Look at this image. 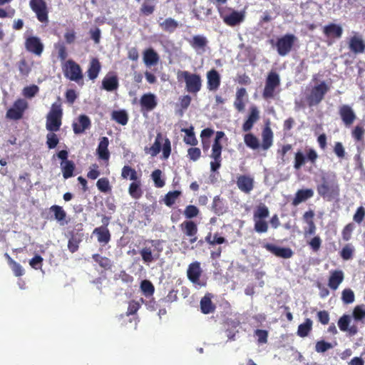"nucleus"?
<instances>
[{
	"label": "nucleus",
	"instance_id": "nucleus-1",
	"mask_svg": "<svg viewBox=\"0 0 365 365\" xmlns=\"http://www.w3.org/2000/svg\"><path fill=\"white\" fill-rule=\"evenodd\" d=\"M217 11L223 22L231 27L240 25L245 19V10L237 11L231 7L218 6Z\"/></svg>",
	"mask_w": 365,
	"mask_h": 365
},
{
	"label": "nucleus",
	"instance_id": "nucleus-2",
	"mask_svg": "<svg viewBox=\"0 0 365 365\" xmlns=\"http://www.w3.org/2000/svg\"><path fill=\"white\" fill-rule=\"evenodd\" d=\"M177 79L179 82L184 81L185 89L188 93H197L202 87V80L200 75L187 71H178Z\"/></svg>",
	"mask_w": 365,
	"mask_h": 365
},
{
	"label": "nucleus",
	"instance_id": "nucleus-3",
	"mask_svg": "<svg viewBox=\"0 0 365 365\" xmlns=\"http://www.w3.org/2000/svg\"><path fill=\"white\" fill-rule=\"evenodd\" d=\"M63 111L59 103H53L46 116V128L51 132H56L61 125Z\"/></svg>",
	"mask_w": 365,
	"mask_h": 365
},
{
	"label": "nucleus",
	"instance_id": "nucleus-4",
	"mask_svg": "<svg viewBox=\"0 0 365 365\" xmlns=\"http://www.w3.org/2000/svg\"><path fill=\"white\" fill-rule=\"evenodd\" d=\"M63 70L65 76L71 81L83 85V72L80 66L73 60H68L63 65Z\"/></svg>",
	"mask_w": 365,
	"mask_h": 365
},
{
	"label": "nucleus",
	"instance_id": "nucleus-5",
	"mask_svg": "<svg viewBox=\"0 0 365 365\" xmlns=\"http://www.w3.org/2000/svg\"><path fill=\"white\" fill-rule=\"evenodd\" d=\"M225 133L222 131H218L216 133L215 139L214 143L212 146V153L210 154V158H212V161L210 162V167L212 171H216L221 165L222 161V145L220 143V140L224 137Z\"/></svg>",
	"mask_w": 365,
	"mask_h": 365
},
{
	"label": "nucleus",
	"instance_id": "nucleus-6",
	"mask_svg": "<svg viewBox=\"0 0 365 365\" xmlns=\"http://www.w3.org/2000/svg\"><path fill=\"white\" fill-rule=\"evenodd\" d=\"M280 85V78L276 72L271 71L266 78L263 91V97L266 99L272 98L277 93V89Z\"/></svg>",
	"mask_w": 365,
	"mask_h": 365
},
{
	"label": "nucleus",
	"instance_id": "nucleus-7",
	"mask_svg": "<svg viewBox=\"0 0 365 365\" xmlns=\"http://www.w3.org/2000/svg\"><path fill=\"white\" fill-rule=\"evenodd\" d=\"M317 192L324 198L331 200L339 196V185L334 180L327 182L324 179L323 182L317 186Z\"/></svg>",
	"mask_w": 365,
	"mask_h": 365
},
{
	"label": "nucleus",
	"instance_id": "nucleus-8",
	"mask_svg": "<svg viewBox=\"0 0 365 365\" xmlns=\"http://www.w3.org/2000/svg\"><path fill=\"white\" fill-rule=\"evenodd\" d=\"M24 45L26 49L36 56H40L43 51V43L41 40L36 36L32 35L31 32L26 31L24 34Z\"/></svg>",
	"mask_w": 365,
	"mask_h": 365
},
{
	"label": "nucleus",
	"instance_id": "nucleus-9",
	"mask_svg": "<svg viewBox=\"0 0 365 365\" xmlns=\"http://www.w3.org/2000/svg\"><path fill=\"white\" fill-rule=\"evenodd\" d=\"M159 246L158 242L152 241L150 245H146L140 250V253L145 263L149 264L159 258L162 251V248H160Z\"/></svg>",
	"mask_w": 365,
	"mask_h": 365
},
{
	"label": "nucleus",
	"instance_id": "nucleus-10",
	"mask_svg": "<svg viewBox=\"0 0 365 365\" xmlns=\"http://www.w3.org/2000/svg\"><path fill=\"white\" fill-rule=\"evenodd\" d=\"M28 108V103L24 99L16 100L12 106L7 110L6 117L10 120L21 119L25 110Z\"/></svg>",
	"mask_w": 365,
	"mask_h": 365
},
{
	"label": "nucleus",
	"instance_id": "nucleus-11",
	"mask_svg": "<svg viewBox=\"0 0 365 365\" xmlns=\"http://www.w3.org/2000/svg\"><path fill=\"white\" fill-rule=\"evenodd\" d=\"M329 87L325 82H321L319 84L314 86L308 97V101L310 106L318 104L324 98L325 93L329 91Z\"/></svg>",
	"mask_w": 365,
	"mask_h": 365
},
{
	"label": "nucleus",
	"instance_id": "nucleus-12",
	"mask_svg": "<svg viewBox=\"0 0 365 365\" xmlns=\"http://www.w3.org/2000/svg\"><path fill=\"white\" fill-rule=\"evenodd\" d=\"M296 40L293 34H287L278 38L276 43L277 52L280 56H286L292 49V47Z\"/></svg>",
	"mask_w": 365,
	"mask_h": 365
},
{
	"label": "nucleus",
	"instance_id": "nucleus-13",
	"mask_svg": "<svg viewBox=\"0 0 365 365\" xmlns=\"http://www.w3.org/2000/svg\"><path fill=\"white\" fill-rule=\"evenodd\" d=\"M29 5L39 21H48L47 6L44 0H31Z\"/></svg>",
	"mask_w": 365,
	"mask_h": 365
},
{
	"label": "nucleus",
	"instance_id": "nucleus-14",
	"mask_svg": "<svg viewBox=\"0 0 365 365\" xmlns=\"http://www.w3.org/2000/svg\"><path fill=\"white\" fill-rule=\"evenodd\" d=\"M187 274L188 279L196 286L202 287L205 285V283L200 279L202 274V269L198 262H192L189 265Z\"/></svg>",
	"mask_w": 365,
	"mask_h": 365
},
{
	"label": "nucleus",
	"instance_id": "nucleus-15",
	"mask_svg": "<svg viewBox=\"0 0 365 365\" xmlns=\"http://www.w3.org/2000/svg\"><path fill=\"white\" fill-rule=\"evenodd\" d=\"M339 113L346 126H350L356 118L355 112L349 105H343L340 106Z\"/></svg>",
	"mask_w": 365,
	"mask_h": 365
},
{
	"label": "nucleus",
	"instance_id": "nucleus-16",
	"mask_svg": "<svg viewBox=\"0 0 365 365\" xmlns=\"http://www.w3.org/2000/svg\"><path fill=\"white\" fill-rule=\"evenodd\" d=\"M73 130L76 134L83 133L91 126L90 118L86 115H81L73 123Z\"/></svg>",
	"mask_w": 365,
	"mask_h": 365
},
{
	"label": "nucleus",
	"instance_id": "nucleus-17",
	"mask_svg": "<svg viewBox=\"0 0 365 365\" xmlns=\"http://www.w3.org/2000/svg\"><path fill=\"white\" fill-rule=\"evenodd\" d=\"M140 103L143 110H153L158 104L157 97L151 93H145L141 96Z\"/></svg>",
	"mask_w": 365,
	"mask_h": 365
},
{
	"label": "nucleus",
	"instance_id": "nucleus-18",
	"mask_svg": "<svg viewBox=\"0 0 365 365\" xmlns=\"http://www.w3.org/2000/svg\"><path fill=\"white\" fill-rule=\"evenodd\" d=\"M238 188L245 193H250L254 187V178L248 175H240L237 180Z\"/></svg>",
	"mask_w": 365,
	"mask_h": 365
},
{
	"label": "nucleus",
	"instance_id": "nucleus-19",
	"mask_svg": "<svg viewBox=\"0 0 365 365\" xmlns=\"http://www.w3.org/2000/svg\"><path fill=\"white\" fill-rule=\"evenodd\" d=\"M259 119V111L255 106L250 108V114L247 120L242 125V130L245 132L252 129L253 125Z\"/></svg>",
	"mask_w": 365,
	"mask_h": 365
},
{
	"label": "nucleus",
	"instance_id": "nucleus-20",
	"mask_svg": "<svg viewBox=\"0 0 365 365\" xmlns=\"http://www.w3.org/2000/svg\"><path fill=\"white\" fill-rule=\"evenodd\" d=\"M181 229L182 232L188 237H190V243H194L197 240L196 234L197 227L196 224L192 221H185L181 224Z\"/></svg>",
	"mask_w": 365,
	"mask_h": 365
},
{
	"label": "nucleus",
	"instance_id": "nucleus-21",
	"mask_svg": "<svg viewBox=\"0 0 365 365\" xmlns=\"http://www.w3.org/2000/svg\"><path fill=\"white\" fill-rule=\"evenodd\" d=\"M247 101V91L244 88L237 89L236 97L234 102L235 108L240 112L245 110L246 102Z\"/></svg>",
	"mask_w": 365,
	"mask_h": 365
},
{
	"label": "nucleus",
	"instance_id": "nucleus-22",
	"mask_svg": "<svg viewBox=\"0 0 365 365\" xmlns=\"http://www.w3.org/2000/svg\"><path fill=\"white\" fill-rule=\"evenodd\" d=\"M108 138L107 137H102L100 138V142L96 150L98 158L106 161H108L110 158V153L108 149Z\"/></svg>",
	"mask_w": 365,
	"mask_h": 365
},
{
	"label": "nucleus",
	"instance_id": "nucleus-23",
	"mask_svg": "<svg viewBox=\"0 0 365 365\" xmlns=\"http://www.w3.org/2000/svg\"><path fill=\"white\" fill-rule=\"evenodd\" d=\"M323 32L327 38H341L343 29L341 26L335 24H328L323 28Z\"/></svg>",
	"mask_w": 365,
	"mask_h": 365
},
{
	"label": "nucleus",
	"instance_id": "nucleus-24",
	"mask_svg": "<svg viewBox=\"0 0 365 365\" xmlns=\"http://www.w3.org/2000/svg\"><path fill=\"white\" fill-rule=\"evenodd\" d=\"M344 278V274L341 270L331 271L328 283L329 287L331 289H337L340 284L343 282Z\"/></svg>",
	"mask_w": 365,
	"mask_h": 365
},
{
	"label": "nucleus",
	"instance_id": "nucleus-25",
	"mask_svg": "<svg viewBox=\"0 0 365 365\" xmlns=\"http://www.w3.org/2000/svg\"><path fill=\"white\" fill-rule=\"evenodd\" d=\"M349 48L355 53H363L365 50V43L359 35L352 36L349 42Z\"/></svg>",
	"mask_w": 365,
	"mask_h": 365
},
{
	"label": "nucleus",
	"instance_id": "nucleus-26",
	"mask_svg": "<svg viewBox=\"0 0 365 365\" xmlns=\"http://www.w3.org/2000/svg\"><path fill=\"white\" fill-rule=\"evenodd\" d=\"M207 88L210 91H216L220 84V76L218 72L212 69L207 72Z\"/></svg>",
	"mask_w": 365,
	"mask_h": 365
},
{
	"label": "nucleus",
	"instance_id": "nucleus-27",
	"mask_svg": "<svg viewBox=\"0 0 365 365\" xmlns=\"http://www.w3.org/2000/svg\"><path fill=\"white\" fill-rule=\"evenodd\" d=\"M264 247L277 257L289 258L292 255V251L289 248H284L271 244H267Z\"/></svg>",
	"mask_w": 365,
	"mask_h": 365
},
{
	"label": "nucleus",
	"instance_id": "nucleus-28",
	"mask_svg": "<svg viewBox=\"0 0 365 365\" xmlns=\"http://www.w3.org/2000/svg\"><path fill=\"white\" fill-rule=\"evenodd\" d=\"M191 46L198 53H202L205 51V46L207 43V38L201 35L194 36L190 41Z\"/></svg>",
	"mask_w": 365,
	"mask_h": 365
},
{
	"label": "nucleus",
	"instance_id": "nucleus-29",
	"mask_svg": "<svg viewBox=\"0 0 365 365\" xmlns=\"http://www.w3.org/2000/svg\"><path fill=\"white\" fill-rule=\"evenodd\" d=\"M351 322V317L349 315L344 314L338 321V326L341 331H349V334L354 335L357 332L356 327H349Z\"/></svg>",
	"mask_w": 365,
	"mask_h": 365
},
{
	"label": "nucleus",
	"instance_id": "nucleus-30",
	"mask_svg": "<svg viewBox=\"0 0 365 365\" xmlns=\"http://www.w3.org/2000/svg\"><path fill=\"white\" fill-rule=\"evenodd\" d=\"M143 58L144 63L147 66H154L159 61V56L153 48L145 50Z\"/></svg>",
	"mask_w": 365,
	"mask_h": 365
},
{
	"label": "nucleus",
	"instance_id": "nucleus-31",
	"mask_svg": "<svg viewBox=\"0 0 365 365\" xmlns=\"http://www.w3.org/2000/svg\"><path fill=\"white\" fill-rule=\"evenodd\" d=\"M93 234L97 236L98 241L100 243L107 244L110 239L109 230L106 227H99L93 230Z\"/></svg>",
	"mask_w": 365,
	"mask_h": 365
},
{
	"label": "nucleus",
	"instance_id": "nucleus-32",
	"mask_svg": "<svg viewBox=\"0 0 365 365\" xmlns=\"http://www.w3.org/2000/svg\"><path fill=\"white\" fill-rule=\"evenodd\" d=\"M314 195V191L312 189L299 190L297 192L295 197L293 200L292 204L298 205L301 202L307 200Z\"/></svg>",
	"mask_w": 365,
	"mask_h": 365
},
{
	"label": "nucleus",
	"instance_id": "nucleus-33",
	"mask_svg": "<svg viewBox=\"0 0 365 365\" xmlns=\"http://www.w3.org/2000/svg\"><path fill=\"white\" fill-rule=\"evenodd\" d=\"M102 85L103 88L108 91L115 90L118 86L117 77L113 74H108L103 78Z\"/></svg>",
	"mask_w": 365,
	"mask_h": 365
},
{
	"label": "nucleus",
	"instance_id": "nucleus-34",
	"mask_svg": "<svg viewBox=\"0 0 365 365\" xmlns=\"http://www.w3.org/2000/svg\"><path fill=\"white\" fill-rule=\"evenodd\" d=\"M262 148L264 150H267L272 145L273 141V133L269 127H266L264 128L262 134Z\"/></svg>",
	"mask_w": 365,
	"mask_h": 365
},
{
	"label": "nucleus",
	"instance_id": "nucleus-35",
	"mask_svg": "<svg viewBox=\"0 0 365 365\" xmlns=\"http://www.w3.org/2000/svg\"><path fill=\"white\" fill-rule=\"evenodd\" d=\"M140 187V181L138 180H134L129 186V195L134 199L140 198L143 195V191Z\"/></svg>",
	"mask_w": 365,
	"mask_h": 365
},
{
	"label": "nucleus",
	"instance_id": "nucleus-36",
	"mask_svg": "<svg viewBox=\"0 0 365 365\" xmlns=\"http://www.w3.org/2000/svg\"><path fill=\"white\" fill-rule=\"evenodd\" d=\"M51 211L53 212L55 219L60 223V225H64L66 224V214L61 207L58 205H53L51 207Z\"/></svg>",
	"mask_w": 365,
	"mask_h": 365
},
{
	"label": "nucleus",
	"instance_id": "nucleus-37",
	"mask_svg": "<svg viewBox=\"0 0 365 365\" xmlns=\"http://www.w3.org/2000/svg\"><path fill=\"white\" fill-rule=\"evenodd\" d=\"M101 70V65L96 58L92 59L90 63V66L88 69V76L91 80H94L97 78Z\"/></svg>",
	"mask_w": 365,
	"mask_h": 365
},
{
	"label": "nucleus",
	"instance_id": "nucleus-38",
	"mask_svg": "<svg viewBox=\"0 0 365 365\" xmlns=\"http://www.w3.org/2000/svg\"><path fill=\"white\" fill-rule=\"evenodd\" d=\"M112 119L122 125H125L128 121V115L124 110H114L112 113Z\"/></svg>",
	"mask_w": 365,
	"mask_h": 365
},
{
	"label": "nucleus",
	"instance_id": "nucleus-39",
	"mask_svg": "<svg viewBox=\"0 0 365 365\" xmlns=\"http://www.w3.org/2000/svg\"><path fill=\"white\" fill-rule=\"evenodd\" d=\"M313 322L310 319H307L303 324L298 327L297 334L300 337H305L308 336L309 333L312 329Z\"/></svg>",
	"mask_w": 365,
	"mask_h": 365
},
{
	"label": "nucleus",
	"instance_id": "nucleus-40",
	"mask_svg": "<svg viewBox=\"0 0 365 365\" xmlns=\"http://www.w3.org/2000/svg\"><path fill=\"white\" fill-rule=\"evenodd\" d=\"M61 167L63 173V176L65 179L71 178L73 175L74 170V164L70 160H64L61 163Z\"/></svg>",
	"mask_w": 365,
	"mask_h": 365
},
{
	"label": "nucleus",
	"instance_id": "nucleus-41",
	"mask_svg": "<svg viewBox=\"0 0 365 365\" xmlns=\"http://www.w3.org/2000/svg\"><path fill=\"white\" fill-rule=\"evenodd\" d=\"M163 142V136L160 133H158L156 136L155 143L153 145L148 149L145 150L147 153L150 154L152 156L157 155L160 151L161 148V144Z\"/></svg>",
	"mask_w": 365,
	"mask_h": 365
},
{
	"label": "nucleus",
	"instance_id": "nucleus-42",
	"mask_svg": "<svg viewBox=\"0 0 365 365\" xmlns=\"http://www.w3.org/2000/svg\"><path fill=\"white\" fill-rule=\"evenodd\" d=\"M181 131L185 133L186 135L184 138V141L186 144L191 145H197V140L193 132V127H190L189 128H182Z\"/></svg>",
	"mask_w": 365,
	"mask_h": 365
},
{
	"label": "nucleus",
	"instance_id": "nucleus-43",
	"mask_svg": "<svg viewBox=\"0 0 365 365\" xmlns=\"http://www.w3.org/2000/svg\"><path fill=\"white\" fill-rule=\"evenodd\" d=\"M269 210L267 207L263 204L259 205L255 210L253 215V220H264L269 216Z\"/></svg>",
	"mask_w": 365,
	"mask_h": 365
},
{
	"label": "nucleus",
	"instance_id": "nucleus-44",
	"mask_svg": "<svg viewBox=\"0 0 365 365\" xmlns=\"http://www.w3.org/2000/svg\"><path fill=\"white\" fill-rule=\"evenodd\" d=\"M160 26L163 30L168 31V32H173L178 26V23L173 19L168 18V19H166L162 23H160Z\"/></svg>",
	"mask_w": 365,
	"mask_h": 365
},
{
	"label": "nucleus",
	"instance_id": "nucleus-45",
	"mask_svg": "<svg viewBox=\"0 0 365 365\" xmlns=\"http://www.w3.org/2000/svg\"><path fill=\"white\" fill-rule=\"evenodd\" d=\"M121 176L123 179L129 178L130 180H136L138 179L137 172L128 165H125L121 172Z\"/></svg>",
	"mask_w": 365,
	"mask_h": 365
},
{
	"label": "nucleus",
	"instance_id": "nucleus-46",
	"mask_svg": "<svg viewBox=\"0 0 365 365\" xmlns=\"http://www.w3.org/2000/svg\"><path fill=\"white\" fill-rule=\"evenodd\" d=\"M244 141L246 145L253 150H256L259 147L258 139L252 133H247L244 137Z\"/></svg>",
	"mask_w": 365,
	"mask_h": 365
},
{
	"label": "nucleus",
	"instance_id": "nucleus-47",
	"mask_svg": "<svg viewBox=\"0 0 365 365\" xmlns=\"http://www.w3.org/2000/svg\"><path fill=\"white\" fill-rule=\"evenodd\" d=\"M352 316L355 321L362 322L365 319V305L356 306L353 310Z\"/></svg>",
	"mask_w": 365,
	"mask_h": 365
},
{
	"label": "nucleus",
	"instance_id": "nucleus-48",
	"mask_svg": "<svg viewBox=\"0 0 365 365\" xmlns=\"http://www.w3.org/2000/svg\"><path fill=\"white\" fill-rule=\"evenodd\" d=\"M201 310L204 314H209L213 310V306L208 295H205L200 301Z\"/></svg>",
	"mask_w": 365,
	"mask_h": 365
},
{
	"label": "nucleus",
	"instance_id": "nucleus-49",
	"mask_svg": "<svg viewBox=\"0 0 365 365\" xmlns=\"http://www.w3.org/2000/svg\"><path fill=\"white\" fill-rule=\"evenodd\" d=\"M5 256L8 258L10 267L16 277H20L24 274V270L22 267L17 262L11 259L7 254Z\"/></svg>",
	"mask_w": 365,
	"mask_h": 365
},
{
	"label": "nucleus",
	"instance_id": "nucleus-50",
	"mask_svg": "<svg viewBox=\"0 0 365 365\" xmlns=\"http://www.w3.org/2000/svg\"><path fill=\"white\" fill-rule=\"evenodd\" d=\"M140 289L146 297L152 296L154 292V287L148 280L142 281Z\"/></svg>",
	"mask_w": 365,
	"mask_h": 365
},
{
	"label": "nucleus",
	"instance_id": "nucleus-51",
	"mask_svg": "<svg viewBox=\"0 0 365 365\" xmlns=\"http://www.w3.org/2000/svg\"><path fill=\"white\" fill-rule=\"evenodd\" d=\"M341 299L344 304H351L354 302V293L351 289H345L341 293Z\"/></svg>",
	"mask_w": 365,
	"mask_h": 365
},
{
	"label": "nucleus",
	"instance_id": "nucleus-52",
	"mask_svg": "<svg viewBox=\"0 0 365 365\" xmlns=\"http://www.w3.org/2000/svg\"><path fill=\"white\" fill-rule=\"evenodd\" d=\"M162 172L160 170H155L152 173L151 177L157 187H163L165 185V181L161 178Z\"/></svg>",
	"mask_w": 365,
	"mask_h": 365
},
{
	"label": "nucleus",
	"instance_id": "nucleus-53",
	"mask_svg": "<svg viewBox=\"0 0 365 365\" xmlns=\"http://www.w3.org/2000/svg\"><path fill=\"white\" fill-rule=\"evenodd\" d=\"M98 189L103 192H107L110 190L109 180L106 178H100L96 183Z\"/></svg>",
	"mask_w": 365,
	"mask_h": 365
},
{
	"label": "nucleus",
	"instance_id": "nucleus-54",
	"mask_svg": "<svg viewBox=\"0 0 365 365\" xmlns=\"http://www.w3.org/2000/svg\"><path fill=\"white\" fill-rule=\"evenodd\" d=\"M255 230L257 232L262 233L266 232L268 230L267 222L264 220L257 219L254 220Z\"/></svg>",
	"mask_w": 365,
	"mask_h": 365
},
{
	"label": "nucleus",
	"instance_id": "nucleus-55",
	"mask_svg": "<svg viewBox=\"0 0 365 365\" xmlns=\"http://www.w3.org/2000/svg\"><path fill=\"white\" fill-rule=\"evenodd\" d=\"M180 195V192L178 190H175L173 192H169L165 197V203L168 206H171L173 205L177 200V198Z\"/></svg>",
	"mask_w": 365,
	"mask_h": 365
},
{
	"label": "nucleus",
	"instance_id": "nucleus-56",
	"mask_svg": "<svg viewBox=\"0 0 365 365\" xmlns=\"http://www.w3.org/2000/svg\"><path fill=\"white\" fill-rule=\"evenodd\" d=\"M331 348H333V345L324 341H317L315 346V350L318 353H324Z\"/></svg>",
	"mask_w": 365,
	"mask_h": 365
},
{
	"label": "nucleus",
	"instance_id": "nucleus-57",
	"mask_svg": "<svg viewBox=\"0 0 365 365\" xmlns=\"http://www.w3.org/2000/svg\"><path fill=\"white\" fill-rule=\"evenodd\" d=\"M58 143V138L54 132L48 133L46 135V144L50 149L54 148Z\"/></svg>",
	"mask_w": 365,
	"mask_h": 365
},
{
	"label": "nucleus",
	"instance_id": "nucleus-58",
	"mask_svg": "<svg viewBox=\"0 0 365 365\" xmlns=\"http://www.w3.org/2000/svg\"><path fill=\"white\" fill-rule=\"evenodd\" d=\"M354 228L355 226L353 223H349L344 227L341 235L344 241H349L351 239Z\"/></svg>",
	"mask_w": 365,
	"mask_h": 365
},
{
	"label": "nucleus",
	"instance_id": "nucleus-59",
	"mask_svg": "<svg viewBox=\"0 0 365 365\" xmlns=\"http://www.w3.org/2000/svg\"><path fill=\"white\" fill-rule=\"evenodd\" d=\"M38 92V87L35 85L26 86L23 90V95L26 98H33Z\"/></svg>",
	"mask_w": 365,
	"mask_h": 365
},
{
	"label": "nucleus",
	"instance_id": "nucleus-60",
	"mask_svg": "<svg viewBox=\"0 0 365 365\" xmlns=\"http://www.w3.org/2000/svg\"><path fill=\"white\" fill-rule=\"evenodd\" d=\"M365 217V208L360 206L357 208L355 214L353 216V220L355 222L360 224Z\"/></svg>",
	"mask_w": 365,
	"mask_h": 365
},
{
	"label": "nucleus",
	"instance_id": "nucleus-61",
	"mask_svg": "<svg viewBox=\"0 0 365 365\" xmlns=\"http://www.w3.org/2000/svg\"><path fill=\"white\" fill-rule=\"evenodd\" d=\"M354 247L351 245H346L341 252V256L344 259H349L354 252Z\"/></svg>",
	"mask_w": 365,
	"mask_h": 365
},
{
	"label": "nucleus",
	"instance_id": "nucleus-62",
	"mask_svg": "<svg viewBox=\"0 0 365 365\" xmlns=\"http://www.w3.org/2000/svg\"><path fill=\"white\" fill-rule=\"evenodd\" d=\"M19 69L21 74L24 76H27L31 71V66L29 63H28L26 60L23 59L19 61Z\"/></svg>",
	"mask_w": 365,
	"mask_h": 365
},
{
	"label": "nucleus",
	"instance_id": "nucleus-63",
	"mask_svg": "<svg viewBox=\"0 0 365 365\" xmlns=\"http://www.w3.org/2000/svg\"><path fill=\"white\" fill-rule=\"evenodd\" d=\"M199 213V210L194 205H188L186 207L184 214L187 218H192L196 217Z\"/></svg>",
	"mask_w": 365,
	"mask_h": 365
},
{
	"label": "nucleus",
	"instance_id": "nucleus-64",
	"mask_svg": "<svg viewBox=\"0 0 365 365\" xmlns=\"http://www.w3.org/2000/svg\"><path fill=\"white\" fill-rule=\"evenodd\" d=\"M93 258L102 267L108 268L110 265V260L108 258H106V257H101L99 255H93Z\"/></svg>",
	"mask_w": 365,
	"mask_h": 365
}]
</instances>
